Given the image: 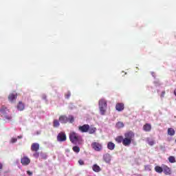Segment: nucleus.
I'll return each instance as SVG.
<instances>
[{
    "mask_svg": "<svg viewBox=\"0 0 176 176\" xmlns=\"http://www.w3.org/2000/svg\"><path fill=\"white\" fill-rule=\"evenodd\" d=\"M27 174H28V175L31 176V175H32V172H31V171H30V170H28V171H27Z\"/></svg>",
    "mask_w": 176,
    "mask_h": 176,
    "instance_id": "obj_34",
    "label": "nucleus"
},
{
    "mask_svg": "<svg viewBox=\"0 0 176 176\" xmlns=\"http://www.w3.org/2000/svg\"><path fill=\"white\" fill-rule=\"evenodd\" d=\"M75 122V118L72 116H69L67 117V123H74Z\"/></svg>",
    "mask_w": 176,
    "mask_h": 176,
    "instance_id": "obj_25",
    "label": "nucleus"
},
{
    "mask_svg": "<svg viewBox=\"0 0 176 176\" xmlns=\"http://www.w3.org/2000/svg\"><path fill=\"white\" fill-rule=\"evenodd\" d=\"M18 138H19V139H21V138H23V136L19 135V136H18Z\"/></svg>",
    "mask_w": 176,
    "mask_h": 176,
    "instance_id": "obj_36",
    "label": "nucleus"
},
{
    "mask_svg": "<svg viewBox=\"0 0 176 176\" xmlns=\"http://www.w3.org/2000/svg\"><path fill=\"white\" fill-rule=\"evenodd\" d=\"M72 150L76 153H79V152H80V148H79V146H73Z\"/></svg>",
    "mask_w": 176,
    "mask_h": 176,
    "instance_id": "obj_26",
    "label": "nucleus"
},
{
    "mask_svg": "<svg viewBox=\"0 0 176 176\" xmlns=\"http://www.w3.org/2000/svg\"><path fill=\"white\" fill-rule=\"evenodd\" d=\"M57 141H58V142L67 141V135L64 132L59 133L57 135Z\"/></svg>",
    "mask_w": 176,
    "mask_h": 176,
    "instance_id": "obj_5",
    "label": "nucleus"
},
{
    "mask_svg": "<svg viewBox=\"0 0 176 176\" xmlns=\"http://www.w3.org/2000/svg\"><path fill=\"white\" fill-rule=\"evenodd\" d=\"M115 143L112 142H109L107 143V148L109 149V151H113V149H115Z\"/></svg>",
    "mask_w": 176,
    "mask_h": 176,
    "instance_id": "obj_16",
    "label": "nucleus"
},
{
    "mask_svg": "<svg viewBox=\"0 0 176 176\" xmlns=\"http://www.w3.org/2000/svg\"><path fill=\"white\" fill-rule=\"evenodd\" d=\"M21 163L22 166H28L31 163V159L26 155H24L21 159Z\"/></svg>",
    "mask_w": 176,
    "mask_h": 176,
    "instance_id": "obj_6",
    "label": "nucleus"
},
{
    "mask_svg": "<svg viewBox=\"0 0 176 176\" xmlns=\"http://www.w3.org/2000/svg\"><path fill=\"white\" fill-rule=\"evenodd\" d=\"M65 98L68 99L69 97H71V92L68 91L65 94Z\"/></svg>",
    "mask_w": 176,
    "mask_h": 176,
    "instance_id": "obj_28",
    "label": "nucleus"
},
{
    "mask_svg": "<svg viewBox=\"0 0 176 176\" xmlns=\"http://www.w3.org/2000/svg\"><path fill=\"white\" fill-rule=\"evenodd\" d=\"M155 171H156V173H158L159 174H162V173H163V167L156 166L155 167Z\"/></svg>",
    "mask_w": 176,
    "mask_h": 176,
    "instance_id": "obj_21",
    "label": "nucleus"
},
{
    "mask_svg": "<svg viewBox=\"0 0 176 176\" xmlns=\"http://www.w3.org/2000/svg\"><path fill=\"white\" fill-rule=\"evenodd\" d=\"M78 130L81 133H87L89 131V124H84L78 126Z\"/></svg>",
    "mask_w": 176,
    "mask_h": 176,
    "instance_id": "obj_9",
    "label": "nucleus"
},
{
    "mask_svg": "<svg viewBox=\"0 0 176 176\" xmlns=\"http://www.w3.org/2000/svg\"><path fill=\"white\" fill-rule=\"evenodd\" d=\"M16 108H17L18 111H24L25 106L23 104V102L20 101L19 102V104H17Z\"/></svg>",
    "mask_w": 176,
    "mask_h": 176,
    "instance_id": "obj_17",
    "label": "nucleus"
},
{
    "mask_svg": "<svg viewBox=\"0 0 176 176\" xmlns=\"http://www.w3.org/2000/svg\"><path fill=\"white\" fill-rule=\"evenodd\" d=\"M174 94H175V96H176V89H175V91H174Z\"/></svg>",
    "mask_w": 176,
    "mask_h": 176,
    "instance_id": "obj_37",
    "label": "nucleus"
},
{
    "mask_svg": "<svg viewBox=\"0 0 176 176\" xmlns=\"http://www.w3.org/2000/svg\"><path fill=\"white\" fill-rule=\"evenodd\" d=\"M124 138L122 140V144L124 146H129L131 144V142H133V140H134V137H135V135L133 133V131H130L124 133Z\"/></svg>",
    "mask_w": 176,
    "mask_h": 176,
    "instance_id": "obj_1",
    "label": "nucleus"
},
{
    "mask_svg": "<svg viewBox=\"0 0 176 176\" xmlns=\"http://www.w3.org/2000/svg\"><path fill=\"white\" fill-rule=\"evenodd\" d=\"M11 142H12V144H14V142H17V138H12L11 139Z\"/></svg>",
    "mask_w": 176,
    "mask_h": 176,
    "instance_id": "obj_30",
    "label": "nucleus"
},
{
    "mask_svg": "<svg viewBox=\"0 0 176 176\" xmlns=\"http://www.w3.org/2000/svg\"><path fill=\"white\" fill-rule=\"evenodd\" d=\"M116 129H123L124 127V124L122 122H118L116 124Z\"/></svg>",
    "mask_w": 176,
    "mask_h": 176,
    "instance_id": "obj_22",
    "label": "nucleus"
},
{
    "mask_svg": "<svg viewBox=\"0 0 176 176\" xmlns=\"http://www.w3.org/2000/svg\"><path fill=\"white\" fill-rule=\"evenodd\" d=\"M143 130L144 131L149 132L151 131V130H152V126L151 125V124H146L143 126Z\"/></svg>",
    "mask_w": 176,
    "mask_h": 176,
    "instance_id": "obj_15",
    "label": "nucleus"
},
{
    "mask_svg": "<svg viewBox=\"0 0 176 176\" xmlns=\"http://www.w3.org/2000/svg\"><path fill=\"white\" fill-rule=\"evenodd\" d=\"M116 111H118V112H122V111L124 109V104L117 103L116 105Z\"/></svg>",
    "mask_w": 176,
    "mask_h": 176,
    "instance_id": "obj_12",
    "label": "nucleus"
},
{
    "mask_svg": "<svg viewBox=\"0 0 176 176\" xmlns=\"http://www.w3.org/2000/svg\"><path fill=\"white\" fill-rule=\"evenodd\" d=\"M2 168H3V164H2V163L0 162V171L1 170H2Z\"/></svg>",
    "mask_w": 176,
    "mask_h": 176,
    "instance_id": "obj_35",
    "label": "nucleus"
},
{
    "mask_svg": "<svg viewBox=\"0 0 176 176\" xmlns=\"http://www.w3.org/2000/svg\"><path fill=\"white\" fill-rule=\"evenodd\" d=\"M148 145H150L151 146L155 145V142L153 140L149 141Z\"/></svg>",
    "mask_w": 176,
    "mask_h": 176,
    "instance_id": "obj_32",
    "label": "nucleus"
},
{
    "mask_svg": "<svg viewBox=\"0 0 176 176\" xmlns=\"http://www.w3.org/2000/svg\"><path fill=\"white\" fill-rule=\"evenodd\" d=\"M91 147L96 152H100L102 149V145H101V144L99 142H93L91 144Z\"/></svg>",
    "mask_w": 176,
    "mask_h": 176,
    "instance_id": "obj_7",
    "label": "nucleus"
},
{
    "mask_svg": "<svg viewBox=\"0 0 176 176\" xmlns=\"http://www.w3.org/2000/svg\"><path fill=\"white\" fill-rule=\"evenodd\" d=\"M78 164H80V166H85V162L82 160H79Z\"/></svg>",
    "mask_w": 176,
    "mask_h": 176,
    "instance_id": "obj_29",
    "label": "nucleus"
},
{
    "mask_svg": "<svg viewBox=\"0 0 176 176\" xmlns=\"http://www.w3.org/2000/svg\"><path fill=\"white\" fill-rule=\"evenodd\" d=\"M16 98H17L16 94H10L8 96V101H10V102H14Z\"/></svg>",
    "mask_w": 176,
    "mask_h": 176,
    "instance_id": "obj_10",
    "label": "nucleus"
},
{
    "mask_svg": "<svg viewBox=\"0 0 176 176\" xmlns=\"http://www.w3.org/2000/svg\"><path fill=\"white\" fill-rule=\"evenodd\" d=\"M123 136H118L117 138H116V142H118V144H120L122 143L123 144Z\"/></svg>",
    "mask_w": 176,
    "mask_h": 176,
    "instance_id": "obj_24",
    "label": "nucleus"
},
{
    "mask_svg": "<svg viewBox=\"0 0 176 176\" xmlns=\"http://www.w3.org/2000/svg\"><path fill=\"white\" fill-rule=\"evenodd\" d=\"M111 155L109 153H106L103 155V160H104V162L106 163H109L111 162Z\"/></svg>",
    "mask_w": 176,
    "mask_h": 176,
    "instance_id": "obj_14",
    "label": "nucleus"
},
{
    "mask_svg": "<svg viewBox=\"0 0 176 176\" xmlns=\"http://www.w3.org/2000/svg\"><path fill=\"white\" fill-rule=\"evenodd\" d=\"M165 94H166V91H163L162 92V94H161L160 97H161L162 98H163V97H164Z\"/></svg>",
    "mask_w": 176,
    "mask_h": 176,
    "instance_id": "obj_33",
    "label": "nucleus"
},
{
    "mask_svg": "<svg viewBox=\"0 0 176 176\" xmlns=\"http://www.w3.org/2000/svg\"><path fill=\"white\" fill-rule=\"evenodd\" d=\"M93 171H95V173H100L101 171V168H100V166L97 164H94L92 166Z\"/></svg>",
    "mask_w": 176,
    "mask_h": 176,
    "instance_id": "obj_18",
    "label": "nucleus"
},
{
    "mask_svg": "<svg viewBox=\"0 0 176 176\" xmlns=\"http://www.w3.org/2000/svg\"><path fill=\"white\" fill-rule=\"evenodd\" d=\"M107 105L108 104H107V100H105V99H100L99 100V109L101 115H105Z\"/></svg>",
    "mask_w": 176,
    "mask_h": 176,
    "instance_id": "obj_4",
    "label": "nucleus"
},
{
    "mask_svg": "<svg viewBox=\"0 0 176 176\" xmlns=\"http://www.w3.org/2000/svg\"><path fill=\"white\" fill-rule=\"evenodd\" d=\"M168 160L169 163H175L176 162L175 157H174V156H169L168 158Z\"/></svg>",
    "mask_w": 176,
    "mask_h": 176,
    "instance_id": "obj_27",
    "label": "nucleus"
},
{
    "mask_svg": "<svg viewBox=\"0 0 176 176\" xmlns=\"http://www.w3.org/2000/svg\"><path fill=\"white\" fill-rule=\"evenodd\" d=\"M59 121L60 123L65 124L68 123V117H67V116H60L59 117Z\"/></svg>",
    "mask_w": 176,
    "mask_h": 176,
    "instance_id": "obj_13",
    "label": "nucleus"
},
{
    "mask_svg": "<svg viewBox=\"0 0 176 176\" xmlns=\"http://www.w3.org/2000/svg\"><path fill=\"white\" fill-rule=\"evenodd\" d=\"M36 153L33 154L34 157H39V153L38 151H35Z\"/></svg>",
    "mask_w": 176,
    "mask_h": 176,
    "instance_id": "obj_31",
    "label": "nucleus"
},
{
    "mask_svg": "<svg viewBox=\"0 0 176 176\" xmlns=\"http://www.w3.org/2000/svg\"><path fill=\"white\" fill-rule=\"evenodd\" d=\"M168 135H175V130H174V129L173 128H168Z\"/></svg>",
    "mask_w": 176,
    "mask_h": 176,
    "instance_id": "obj_20",
    "label": "nucleus"
},
{
    "mask_svg": "<svg viewBox=\"0 0 176 176\" xmlns=\"http://www.w3.org/2000/svg\"><path fill=\"white\" fill-rule=\"evenodd\" d=\"M162 173H164L165 175H171L172 174L171 169L166 165L163 166Z\"/></svg>",
    "mask_w": 176,
    "mask_h": 176,
    "instance_id": "obj_8",
    "label": "nucleus"
},
{
    "mask_svg": "<svg viewBox=\"0 0 176 176\" xmlns=\"http://www.w3.org/2000/svg\"><path fill=\"white\" fill-rule=\"evenodd\" d=\"M53 127L54 128L60 127V121H58V120H54Z\"/></svg>",
    "mask_w": 176,
    "mask_h": 176,
    "instance_id": "obj_23",
    "label": "nucleus"
},
{
    "mask_svg": "<svg viewBox=\"0 0 176 176\" xmlns=\"http://www.w3.org/2000/svg\"><path fill=\"white\" fill-rule=\"evenodd\" d=\"M69 138L72 144H78L82 141V136L75 131H71L69 134Z\"/></svg>",
    "mask_w": 176,
    "mask_h": 176,
    "instance_id": "obj_2",
    "label": "nucleus"
},
{
    "mask_svg": "<svg viewBox=\"0 0 176 176\" xmlns=\"http://www.w3.org/2000/svg\"><path fill=\"white\" fill-rule=\"evenodd\" d=\"M39 151V144L33 143L31 146L32 152H38Z\"/></svg>",
    "mask_w": 176,
    "mask_h": 176,
    "instance_id": "obj_11",
    "label": "nucleus"
},
{
    "mask_svg": "<svg viewBox=\"0 0 176 176\" xmlns=\"http://www.w3.org/2000/svg\"><path fill=\"white\" fill-rule=\"evenodd\" d=\"M96 130H97V129H96V127L90 126V125H89L88 133H89V134H94V133H96Z\"/></svg>",
    "mask_w": 176,
    "mask_h": 176,
    "instance_id": "obj_19",
    "label": "nucleus"
},
{
    "mask_svg": "<svg viewBox=\"0 0 176 176\" xmlns=\"http://www.w3.org/2000/svg\"><path fill=\"white\" fill-rule=\"evenodd\" d=\"M8 113H9V109L8 107L1 106L0 109L1 116L7 120H12V116H9Z\"/></svg>",
    "mask_w": 176,
    "mask_h": 176,
    "instance_id": "obj_3",
    "label": "nucleus"
}]
</instances>
